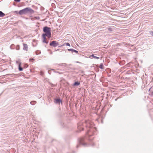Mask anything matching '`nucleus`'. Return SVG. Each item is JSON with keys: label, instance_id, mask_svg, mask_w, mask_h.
Segmentation results:
<instances>
[{"label": "nucleus", "instance_id": "obj_1", "mask_svg": "<svg viewBox=\"0 0 153 153\" xmlns=\"http://www.w3.org/2000/svg\"><path fill=\"white\" fill-rule=\"evenodd\" d=\"M86 126L87 131L86 132V137L88 140L91 141L93 138H90V137L93 135L94 133L96 131V128L94 126V123L90 120H85V123H83L81 122L78 123L77 127L79 131H81L83 130V128L82 126Z\"/></svg>", "mask_w": 153, "mask_h": 153}, {"label": "nucleus", "instance_id": "obj_2", "mask_svg": "<svg viewBox=\"0 0 153 153\" xmlns=\"http://www.w3.org/2000/svg\"><path fill=\"white\" fill-rule=\"evenodd\" d=\"M43 32L45 33L42 35L43 39V42L46 44H48V41L46 40V37L47 36L49 38L51 37V28L47 26H45L43 28Z\"/></svg>", "mask_w": 153, "mask_h": 153}, {"label": "nucleus", "instance_id": "obj_3", "mask_svg": "<svg viewBox=\"0 0 153 153\" xmlns=\"http://www.w3.org/2000/svg\"><path fill=\"white\" fill-rule=\"evenodd\" d=\"M34 13L33 10L30 7H27L20 10L19 12V13L20 15H22L28 13L33 14Z\"/></svg>", "mask_w": 153, "mask_h": 153}, {"label": "nucleus", "instance_id": "obj_4", "mask_svg": "<svg viewBox=\"0 0 153 153\" xmlns=\"http://www.w3.org/2000/svg\"><path fill=\"white\" fill-rule=\"evenodd\" d=\"M79 145L76 146V147L78 148L80 145H82L84 146H88L89 145L93 146V144H88L85 142L84 138H82L80 139L79 140Z\"/></svg>", "mask_w": 153, "mask_h": 153}, {"label": "nucleus", "instance_id": "obj_5", "mask_svg": "<svg viewBox=\"0 0 153 153\" xmlns=\"http://www.w3.org/2000/svg\"><path fill=\"white\" fill-rule=\"evenodd\" d=\"M49 45L50 46L55 47L59 45V43L56 41H53L50 43Z\"/></svg>", "mask_w": 153, "mask_h": 153}, {"label": "nucleus", "instance_id": "obj_6", "mask_svg": "<svg viewBox=\"0 0 153 153\" xmlns=\"http://www.w3.org/2000/svg\"><path fill=\"white\" fill-rule=\"evenodd\" d=\"M54 102L55 104H59L60 102L62 103V100L59 98L54 99Z\"/></svg>", "mask_w": 153, "mask_h": 153}, {"label": "nucleus", "instance_id": "obj_7", "mask_svg": "<svg viewBox=\"0 0 153 153\" xmlns=\"http://www.w3.org/2000/svg\"><path fill=\"white\" fill-rule=\"evenodd\" d=\"M23 49L24 50L27 51L28 50V47L27 45L26 44L23 43Z\"/></svg>", "mask_w": 153, "mask_h": 153}, {"label": "nucleus", "instance_id": "obj_8", "mask_svg": "<svg viewBox=\"0 0 153 153\" xmlns=\"http://www.w3.org/2000/svg\"><path fill=\"white\" fill-rule=\"evenodd\" d=\"M68 51H71L72 52V53H73V52H74L76 53H78V51H77L72 48L68 49Z\"/></svg>", "mask_w": 153, "mask_h": 153}, {"label": "nucleus", "instance_id": "obj_9", "mask_svg": "<svg viewBox=\"0 0 153 153\" xmlns=\"http://www.w3.org/2000/svg\"><path fill=\"white\" fill-rule=\"evenodd\" d=\"M80 84V83L79 82H75L74 83L73 86H78Z\"/></svg>", "mask_w": 153, "mask_h": 153}, {"label": "nucleus", "instance_id": "obj_10", "mask_svg": "<svg viewBox=\"0 0 153 153\" xmlns=\"http://www.w3.org/2000/svg\"><path fill=\"white\" fill-rule=\"evenodd\" d=\"M90 57H92L95 59H99V57H97L94 55V54H92L90 56Z\"/></svg>", "mask_w": 153, "mask_h": 153}, {"label": "nucleus", "instance_id": "obj_11", "mask_svg": "<svg viewBox=\"0 0 153 153\" xmlns=\"http://www.w3.org/2000/svg\"><path fill=\"white\" fill-rule=\"evenodd\" d=\"M59 66H64L66 67L67 65L66 63H63L62 64H60L59 65Z\"/></svg>", "mask_w": 153, "mask_h": 153}, {"label": "nucleus", "instance_id": "obj_12", "mask_svg": "<svg viewBox=\"0 0 153 153\" xmlns=\"http://www.w3.org/2000/svg\"><path fill=\"white\" fill-rule=\"evenodd\" d=\"M5 16V14L2 11H0V17H3Z\"/></svg>", "mask_w": 153, "mask_h": 153}, {"label": "nucleus", "instance_id": "obj_13", "mask_svg": "<svg viewBox=\"0 0 153 153\" xmlns=\"http://www.w3.org/2000/svg\"><path fill=\"white\" fill-rule=\"evenodd\" d=\"M19 69L20 71H22L23 70V68L21 67V65H20V64H19Z\"/></svg>", "mask_w": 153, "mask_h": 153}, {"label": "nucleus", "instance_id": "obj_14", "mask_svg": "<svg viewBox=\"0 0 153 153\" xmlns=\"http://www.w3.org/2000/svg\"><path fill=\"white\" fill-rule=\"evenodd\" d=\"M99 68L102 69L104 68V67H103V64L101 63L100 64V66H99Z\"/></svg>", "mask_w": 153, "mask_h": 153}, {"label": "nucleus", "instance_id": "obj_15", "mask_svg": "<svg viewBox=\"0 0 153 153\" xmlns=\"http://www.w3.org/2000/svg\"><path fill=\"white\" fill-rule=\"evenodd\" d=\"M36 103V101H33L30 102V104L32 105H34Z\"/></svg>", "mask_w": 153, "mask_h": 153}, {"label": "nucleus", "instance_id": "obj_16", "mask_svg": "<svg viewBox=\"0 0 153 153\" xmlns=\"http://www.w3.org/2000/svg\"><path fill=\"white\" fill-rule=\"evenodd\" d=\"M36 54L37 55H38L40 53H41V52L40 51H36Z\"/></svg>", "mask_w": 153, "mask_h": 153}, {"label": "nucleus", "instance_id": "obj_17", "mask_svg": "<svg viewBox=\"0 0 153 153\" xmlns=\"http://www.w3.org/2000/svg\"><path fill=\"white\" fill-rule=\"evenodd\" d=\"M149 33L151 36H153V31H150L149 32Z\"/></svg>", "mask_w": 153, "mask_h": 153}, {"label": "nucleus", "instance_id": "obj_18", "mask_svg": "<svg viewBox=\"0 0 153 153\" xmlns=\"http://www.w3.org/2000/svg\"><path fill=\"white\" fill-rule=\"evenodd\" d=\"M16 64H18V66L19 65V64H20V65H21V63L19 61H16Z\"/></svg>", "mask_w": 153, "mask_h": 153}, {"label": "nucleus", "instance_id": "obj_19", "mask_svg": "<svg viewBox=\"0 0 153 153\" xmlns=\"http://www.w3.org/2000/svg\"><path fill=\"white\" fill-rule=\"evenodd\" d=\"M65 44L66 46H70V44L69 43H68V42L66 43H65Z\"/></svg>", "mask_w": 153, "mask_h": 153}, {"label": "nucleus", "instance_id": "obj_20", "mask_svg": "<svg viewBox=\"0 0 153 153\" xmlns=\"http://www.w3.org/2000/svg\"><path fill=\"white\" fill-rule=\"evenodd\" d=\"M34 60V59L32 58V59H30L29 61L30 62H33Z\"/></svg>", "mask_w": 153, "mask_h": 153}, {"label": "nucleus", "instance_id": "obj_21", "mask_svg": "<svg viewBox=\"0 0 153 153\" xmlns=\"http://www.w3.org/2000/svg\"><path fill=\"white\" fill-rule=\"evenodd\" d=\"M108 29L109 30V31H113V30H112V29L111 28H108Z\"/></svg>", "mask_w": 153, "mask_h": 153}, {"label": "nucleus", "instance_id": "obj_22", "mask_svg": "<svg viewBox=\"0 0 153 153\" xmlns=\"http://www.w3.org/2000/svg\"><path fill=\"white\" fill-rule=\"evenodd\" d=\"M44 74V73L42 71H41L40 72V74L41 75V76H42Z\"/></svg>", "mask_w": 153, "mask_h": 153}, {"label": "nucleus", "instance_id": "obj_23", "mask_svg": "<svg viewBox=\"0 0 153 153\" xmlns=\"http://www.w3.org/2000/svg\"><path fill=\"white\" fill-rule=\"evenodd\" d=\"M15 1L17 2H19L20 1V0H14Z\"/></svg>", "mask_w": 153, "mask_h": 153}, {"label": "nucleus", "instance_id": "obj_24", "mask_svg": "<svg viewBox=\"0 0 153 153\" xmlns=\"http://www.w3.org/2000/svg\"><path fill=\"white\" fill-rule=\"evenodd\" d=\"M19 46L18 45L17 46V48H16V50H19Z\"/></svg>", "mask_w": 153, "mask_h": 153}, {"label": "nucleus", "instance_id": "obj_25", "mask_svg": "<svg viewBox=\"0 0 153 153\" xmlns=\"http://www.w3.org/2000/svg\"><path fill=\"white\" fill-rule=\"evenodd\" d=\"M51 85L52 87H53L54 86V85L53 84H51Z\"/></svg>", "mask_w": 153, "mask_h": 153}, {"label": "nucleus", "instance_id": "obj_26", "mask_svg": "<svg viewBox=\"0 0 153 153\" xmlns=\"http://www.w3.org/2000/svg\"><path fill=\"white\" fill-rule=\"evenodd\" d=\"M56 73H59V74H61V73H60L59 72H58V71H56V72H55Z\"/></svg>", "mask_w": 153, "mask_h": 153}, {"label": "nucleus", "instance_id": "obj_27", "mask_svg": "<svg viewBox=\"0 0 153 153\" xmlns=\"http://www.w3.org/2000/svg\"><path fill=\"white\" fill-rule=\"evenodd\" d=\"M118 98H117V99H115V100L117 101Z\"/></svg>", "mask_w": 153, "mask_h": 153}, {"label": "nucleus", "instance_id": "obj_28", "mask_svg": "<svg viewBox=\"0 0 153 153\" xmlns=\"http://www.w3.org/2000/svg\"><path fill=\"white\" fill-rule=\"evenodd\" d=\"M152 87L150 88L149 90V91H150V90L152 89Z\"/></svg>", "mask_w": 153, "mask_h": 153}, {"label": "nucleus", "instance_id": "obj_29", "mask_svg": "<svg viewBox=\"0 0 153 153\" xmlns=\"http://www.w3.org/2000/svg\"><path fill=\"white\" fill-rule=\"evenodd\" d=\"M42 8H43V9H44V8H43V7H42Z\"/></svg>", "mask_w": 153, "mask_h": 153}]
</instances>
